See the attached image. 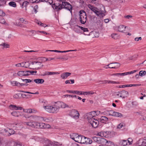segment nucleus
Here are the masks:
<instances>
[{
	"mask_svg": "<svg viewBox=\"0 0 146 146\" xmlns=\"http://www.w3.org/2000/svg\"><path fill=\"white\" fill-rule=\"evenodd\" d=\"M52 7L54 10L56 11H58L63 8H65L68 10L71 13L72 11V7L71 5L67 2L63 1L62 4L60 3H54L52 5Z\"/></svg>",
	"mask_w": 146,
	"mask_h": 146,
	"instance_id": "f257e3e1",
	"label": "nucleus"
},
{
	"mask_svg": "<svg viewBox=\"0 0 146 146\" xmlns=\"http://www.w3.org/2000/svg\"><path fill=\"white\" fill-rule=\"evenodd\" d=\"M88 7L90 9L93 11L98 16L101 17H103L105 16L104 14L102 11L100 10L96 7H94L90 5H88Z\"/></svg>",
	"mask_w": 146,
	"mask_h": 146,
	"instance_id": "f03ea898",
	"label": "nucleus"
},
{
	"mask_svg": "<svg viewBox=\"0 0 146 146\" xmlns=\"http://www.w3.org/2000/svg\"><path fill=\"white\" fill-rule=\"evenodd\" d=\"M88 122L92 127L94 128L97 127L98 125L99 121L98 120L94 118V116L90 115L87 117Z\"/></svg>",
	"mask_w": 146,
	"mask_h": 146,
	"instance_id": "7ed1b4c3",
	"label": "nucleus"
},
{
	"mask_svg": "<svg viewBox=\"0 0 146 146\" xmlns=\"http://www.w3.org/2000/svg\"><path fill=\"white\" fill-rule=\"evenodd\" d=\"M58 106H56V103L52 106H44V108L49 113H57L58 111Z\"/></svg>",
	"mask_w": 146,
	"mask_h": 146,
	"instance_id": "20e7f679",
	"label": "nucleus"
},
{
	"mask_svg": "<svg viewBox=\"0 0 146 146\" xmlns=\"http://www.w3.org/2000/svg\"><path fill=\"white\" fill-rule=\"evenodd\" d=\"M79 20L82 24H85L87 19L86 13L83 10L80 11V12Z\"/></svg>",
	"mask_w": 146,
	"mask_h": 146,
	"instance_id": "39448f33",
	"label": "nucleus"
},
{
	"mask_svg": "<svg viewBox=\"0 0 146 146\" xmlns=\"http://www.w3.org/2000/svg\"><path fill=\"white\" fill-rule=\"evenodd\" d=\"M93 140L95 142L97 143H98L102 144H104V143H108V144H111L113 143L109 141H108L105 138H103L101 137H94L92 138Z\"/></svg>",
	"mask_w": 146,
	"mask_h": 146,
	"instance_id": "423d86ee",
	"label": "nucleus"
},
{
	"mask_svg": "<svg viewBox=\"0 0 146 146\" xmlns=\"http://www.w3.org/2000/svg\"><path fill=\"white\" fill-rule=\"evenodd\" d=\"M35 125V128H49L50 127V125L49 124L36 122Z\"/></svg>",
	"mask_w": 146,
	"mask_h": 146,
	"instance_id": "0eeeda50",
	"label": "nucleus"
},
{
	"mask_svg": "<svg viewBox=\"0 0 146 146\" xmlns=\"http://www.w3.org/2000/svg\"><path fill=\"white\" fill-rule=\"evenodd\" d=\"M116 95L118 96H119L120 97L124 98L127 97L129 95L128 92L125 90H122L116 93Z\"/></svg>",
	"mask_w": 146,
	"mask_h": 146,
	"instance_id": "6e6552de",
	"label": "nucleus"
},
{
	"mask_svg": "<svg viewBox=\"0 0 146 146\" xmlns=\"http://www.w3.org/2000/svg\"><path fill=\"white\" fill-rule=\"evenodd\" d=\"M70 115L74 118L77 119L79 118L80 114L77 110H72L70 111Z\"/></svg>",
	"mask_w": 146,
	"mask_h": 146,
	"instance_id": "1a4fd4ad",
	"label": "nucleus"
},
{
	"mask_svg": "<svg viewBox=\"0 0 146 146\" xmlns=\"http://www.w3.org/2000/svg\"><path fill=\"white\" fill-rule=\"evenodd\" d=\"M23 124L25 125H27L32 127L35 128L36 122L35 121H29V122H23Z\"/></svg>",
	"mask_w": 146,
	"mask_h": 146,
	"instance_id": "9d476101",
	"label": "nucleus"
},
{
	"mask_svg": "<svg viewBox=\"0 0 146 146\" xmlns=\"http://www.w3.org/2000/svg\"><path fill=\"white\" fill-rule=\"evenodd\" d=\"M56 103V106L58 107V111H59L60 108V107L62 108H65L66 107H68L67 105H66V104L63 102H57Z\"/></svg>",
	"mask_w": 146,
	"mask_h": 146,
	"instance_id": "9b49d317",
	"label": "nucleus"
},
{
	"mask_svg": "<svg viewBox=\"0 0 146 146\" xmlns=\"http://www.w3.org/2000/svg\"><path fill=\"white\" fill-rule=\"evenodd\" d=\"M78 137L76 138L75 141L78 143L83 144V142L84 141V136L83 135H78Z\"/></svg>",
	"mask_w": 146,
	"mask_h": 146,
	"instance_id": "f8f14e48",
	"label": "nucleus"
},
{
	"mask_svg": "<svg viewBox=\"0 0 146 146\" xmlns=\"http://www.w3.org/2000/svg\"><path fill=\"white\" fill-rule=\"evenodd\" d=\"M35 63V66L36 67L35 69L36 70H38V69H40L43 66V65L42 64V63L40 62H32L31 63L33 65Z\"/></svg>",
	"mask_w": 146,
	"mask_h": 146,
	"instance_id": "ddd939ff",
	"label": "nucleus"
},
{
	"mask_svg": "<svg viewBox=\"0 0 146 146\" xmlns=\"http://www.w3.org/2000/svg\"><path fill=\"white\" fill-rule=\"evenodd\" d=\"M127 28V27L124 25H120L118 27V30L119 31L122 33H125V29Z\"/></svg>",
	"mask_w": 146,
	"mask_h": 146,
	"instance_id": "4468645a",
	"label": "nucleus"
},
{
	"mask_svg": "<svg viewBox=\"0 0 146 146\" xmlns=\"http://www.w3.org/2000/svg\"><path fill=\"white\" fill-rule=\"evenodd\" d=\"M84 141L83 142V144H91L92 143V140L90 138L85 137L84 136Z\"/></svg>",
	"mask_w": 146,
	"mask_h": 146,
	"instance_id": "2eb2a0df",
	"label": "nucleus"
},
{
	"mask_svg": "<svg viewBox=\"0 0 146 146\" xmlns=\"http://www.w3.org/2000/svg\"><path fill=\"white\" fill-rule=\"evenodd\" d=\"M11 114L13 116L17 117L23 115L22 112L19 111H13L11 112Z\"/></svg>",
	"mask_w": 146,
	"mask_h": 146,
	"instance_id": "dca6fc26",
	"label": "nucleus"
},
{
	"mask_svg": "<svg viewBox=\"0 0 146 146\" xmlns=\"http://www.w3.org/2000/svg\"><path fill=\"white\" fill-rule=\"evenodd\" d=\"M71 74L70 73L66 72L62 73L61 75V77L63 79H66Z\"/></svg>",
	"mask_w": 146,
	"mask_h": 146,
	"instance_id": "f3484780",
	"label": "nucleus"
},
{
	"mask_svg": "<svg viewBox=\"0 0 146 146\" xmlns=\"http://www.w3.org/2000/svg\"><path fill=\"white\" fill-rule=\"evenodd\" d=\"M116 64V65L114 66L113 67H109L108 68H117L119 67L120 66V64L118 62H114V63H111L109 64L108 65L106 66H109L110 65L113 64Z\"/></svg>",
	"mask_w": 146,
	"mask_h": 146,
	"instance_id": "a211bd4d",
	"label": "nucleus"
},
{
	"mask_svg": "<svg viewBox=\"0 0 146 146\" xmlns=\"http://www.w3.org/2000/svg\"><path fill=\"white\" fill-rule=\"evenodd\" d=\"M59 73L58 72H46L43 74V76L52 75L54 74H58Z\"/></svg>",
	"mask_w": 146,
	"mask_h": 146,
	"instance_id": "6ab92c4d",
	"label": "nucleus"
},
{
	"mask_svg": "<svg viewBox=\"0 0 146 146\" xmlns=\"http://www.w3.org/2000/svg\"><path fill=\"white\" fill-rule=\"evenodd\" d=\"M108 118L104 116L101 117L100 119V121L102 123H104L108 121Z\"/></svg>",
	"mask_w": 146,
	"mask_h": 146,
	"instance_id": "aec40b11",
	"label": "nucleus"
},
{
	"mask_svg": "<svg viewBox=\"0 0 146 146\" xmlns=\"http://www.w3.org/2000/svg\"><path fill=\"white\" fill-rule=\"evenodd\" d=\"M34 81L37 84H42L44 82V80L42 79H36L34 80Z\"/></svg>",
	"mask_w": 146,
	"mask_h": 146,
	"instance_id": "412c9836",
	"label": "nucleus"
},
{
	"mask_svg": "<svg viewBox=\"0 0 146 146\" xmlns=\"http://www.w3.org/2000/svg\"><path fill=\"white\" fill-rule=\"evenodd\" d=\"M78 134L76 133H72L70 135V137L75 141L76 138L78 137Z\"/></svg>",
	"mask_w": 146,
	"mask_h": 146,
	"instance_id": "4be33fe9",
	"label": "nucleus"
},
{
	"mask_svg": "<svg viewBox=\"0 0 146 146\" xmlns=\"http://www.w3.org/2000/svg\"><path fill=\"white\" fill-rule=\"evenodd\" d=\"M113 115L114 117H121L123 115L121 113L116 112L113 111Z\"/></svg>",
	"mask_w": 146,
	"mask_h": 146,
	"instance_id": "5701e85b",
	"label": "nucleus"
},
{
	"mask_svg": "<svg viewBox=\"0 0 146 146\" xmlns=\"http://www.w3.org/2000/svg\"><path fill=\"white\" fill-rule=\"evenodd\" d=\"M22 63V67H25L26 68H28L30 64L29 62L28 61L25 62H23Z\"/></svg>",
	"mask_w": 146,
	"mask_h": 146,
	"instance_id": "b1692460",
	"label": "nucleus"
},
{
	"mask_svg": "<svg viewBox=\"0 0 146 146\" xmlns=\"http://www.w3.org/2000/svg\"><path fill=\"white\" fill-rule=\"evenodd\" d=\"M10 107H12L15 110H21L22 109V108L21 107H17L16 105H13L11 104L10 105Z\"/></svg>",
	"mask_w": 146,
	"mask_h": 146,
	"instance_id": "393cba45",
	"label": "nucleus"
},
{
	"mask_svg": "<svg viewBox=\"0 0 146 146\" xmlns=\"http://www.w3.org/2000/svg\"><path fill=\"white\" fill-rule=\"evenodd\" d=\"M0 46H2L3 47L2 48L3 49L9 48L10 47L9 44L5 43L0 44Z\"/></svg>",
	"mask_w": 146,
	"mask_h": 146,
	"instance_id": "a878e982",
	"label": "nucleus"
},
{
	"mask_svg": "<svg viewBox=\"0 0 146 146\" xmlns=\"http://www.w3.org/2000/svg\"><path fill=\"white\" fill-rule=\"evenodd\" d=\"M120 144L123 146H126L128 145L127 140H122L120 141Z\"/></svg>",
	"mask_w": 146,
	"mask_h": 146,
	"instance_id": "bb28decb",
	"label": "nucleus"
},
{
	"mask_svg": "<svg viewBox=\"0 0 146 146\" xmlns=\"http://www.w3.org/2000/svg\"><path fill=\"white\" fill-rule=\"evenodd\" d=\"M125 124L123 123L122 122L121 123H120L117 126V129H121L122 127H125Z\"/></svg>",
	"mask_w": 146,
	"mask_h": 146,
	"instance_id": "cd10ccee",
	"label": "nucleus"
},
{
	"mask_svg": "<svg viewBox=\"0 0 146 146\" xmlns=\"http://www.w3.org/2000/svg\"><path fill=\"white\" fill-rule=\"evenodd\" d=\"M8 4L9 6L14 7H17L16 4L14 1H11L9 2Z\"/></svg>",
	"mask_w": 146,
	"mask_h": 146,
	"instance_id": "c85d7f7f",
	"label": "nucleus"
},
{
	"mask_svg": "<svg viewBox=\"0 0 146 146\" xmlns=\"http://www.w3.org/2000/svg\"><path fill=\"white\" fill-rule=\"evenodd\" d=\"M76 26L80 28V29L83 30L84 32H88V30L87 28L83 27H82L79 26L78 25H77Z\"/></svg>",
	"mask_w": 146,
	"mask_h": 146,
	"instance_id": "c756f323",
	"label": "nucleus"
},
{
	"mask_svg": "<svg viewBox=\"0 0 146 146\" xmlns=\"http://www.w3.org/2000/svg\"><path fill=\"white\" fill-rule=\"evenodd\" d=\"M47 145H46V146H54L55 143L52 142L51 141H46Z\"/></svg>",
	"mask_w": 146,
	"mask_h": 146,
	"instance_id": "7c9ffc66",
	"label": "nucleus"
},
{
	"mask_svg": "<svg viewBox=\"0 0 146 146\" xmlns=\"http://www.w3.org/2000/svg\"><path fill=\"white\" fill-rule=\"evenodd\" d=\"M111 37L115 39H116L118 38V34L117 33H113L111 35Z\"/></svg>",
	"mask_w": 146,
	"mask_h": 146,
	"instance_id": "2f4dec72",
	"label": "nucleus"
},
{
	"mask_svg": "<svg viewBox=\"0 0 146 146\" xmlns=\"http://www.w3.org/2000/svg\"><path fill=\"white\" fill-rule=\"evenodd\" d=\"M1 16L0 17V23L2 24H5L6 25L7 23H6L5 20Z\"/></svg>",
	"mask_w": 146,
	"mask_h": 146,
	"instance_id": "473e14b6",
	"label": "nucleus"
},
{
	"mask_svg": "<svg viewBox=\"0 0 146 146\" xmlns=\"http://www.w3.org/2000/svg\"><path fill=\"white\" fill-rule=\"evenodd\" d=\"M146 74V72L145 71L141 70L139 73L140 76H145Z\"/></svg>",
	"mask_w": 146,
	"mask_h": 146,
	"instance_id": "72a5a7b5",
	"label": "nucleus"
},
{
	"mask_svg": "<svg viewBox=\"0 0 146 146\" xmlns=\"http://www.w3.org/2000/svg\"><path fill=\"white\" fill-rule=\"evenodd\" d=\"M18 76L20 77H22L24 76V71H19L17 73Z\"/></svg>",
	"mask_w": 146,
	"mask_h": 146,
	"instance_id": "f704fd0d",
	"label": "nucleus"
},
{
	"mask_svg": "<svg viewBox=\"0 0 146 146\" xmlns=\"http://www.w3.org/2000/svg\"><path fill=\"white\" fill-rule=\"evenodd\" d=\"M29 3L27 1H24L22 5V7L23 8L24 7H26L27 6L29 5Z\"/></svg>",
	"mask_w": 146,
	"mask_h": 146,
	"instance_id": "c9c22d12",
	"label": "nucleus"
},
{
	"mask_svg": "<svg viewBox=\"0 0 146 146\" xmlns=\"http://www.w3.org/2000/svg\"><path fill=\"white\" fill-rule=\"evenodd\" d=\"M12 83V84H15V86H16L19 87H20L21 83L16 81H13Z\"/></svg>",
	"mask_w": 146,
	"mask_h": 146,
	"instance_id": "e433bc0d",
	"label": "nucleus"
},
{
	"mask_svg": "<svg viewBox=\"0 0 146 146\" xmlns=\"http://www.w3.org/2000/svg\"><path fill=\"white\" fill-rule=\"evenodd\" d=\"M21 80L23 81L24 82H25V83L27 84L28 83H30L31 82L32 80L30 79H21Z\"/></svg>",
	"mask_w": 146,
	"mask_h": 146,
	"instance_id": "4c0bfd02",
	"label": "nucleus"
},
{
	"mask_svg": "<svg viewBox=\"0 0 146 146\" xmlns=\"http://www.w3.org/2000/svg\"><path fill=\"white\" fill-rule=\"evenodd\" d=\"M142 146H146V137H145L142 142Z\"/></svg>",
	"mask_w": 146,
	"mask_h": 146,
	"instance_id": "58836bf2",
	"label": "nucleus"
},
{
	"mask_svg": "<svg viewBox=\"0 0 146 146\" xmlns=\"http://www.w3.org/2000/svg\"><path fill=\"white\" fill-rule=\"evenodd\" d=\"M106 134V133H104V132H100L98 133V135L99 136L102 137H106V135L105 134Z\"/></svg>",
	"mask_w": 146,
	"mask_h": 146,
	"instance_id": "ea45409f",
	"label": "nucleus"
},
{
	"mask_svg": "<svg viewBox=\"0 0 146 146\" xmlns=\"http://www.w3.org/2000/svg\"><path fill=\"white\" fill-rule=\"evenodd\" d=\"M6 2V0H0V5H5Z\"/></svg>",
	"mask_w": 146,
	"mask_h": 146,
	"instance_id": "a19ab883",
	"label": "nucleus"
},
{
	"mask_svg": "<svg viewBox=\"0 0 146 146\" xmlns=\"http://www.w3.org/2000/svg\"><path fill=\"white\" fill-rule=\"evenodd\" d=\"M30 119L31 120L33 121L36 118V116L31 115L27 117Z\"/></svg>",
	"mask_w": 146,
	"mask_h": 146,
	"instance_id": "79ce46f5",
	"label": "nucleus"
},
{
	"mask_svg": "<svg viewBox=\"0 0 146 146\" xmlns=\"http://www.w3.org/2000/svg\"><path fill=\"white\" fill-rule=\"evenodd\" d=\"M57 59H59L62 60L63 61L66 60L68 59L67 57H58L56 58Z\"/></svg>",
	"mask_w": 146,
	"mask_h": 146,
	"instance_id": "37998d69",
	"label": "nucleus"
},
{
	"mask_svg": "<svg viewBox=\"0 0 146 146\" xmlns=\"http://www.w3.org/2000/svg\"><path fill=\"white\" fill-rule=\"evenodd\" d=\"M20 21L23 23H24L25 24H26L28 23V22L23 18H21L20 19Z\"/></svg>",
	"mask_w": 146,
	"mask_h": 146,
	"instance_id": "c03bdc74",
	"label": "nucleus"
},
{
	"mask_svg": "<svg viewBox=\"0 0 146 146\" xmlns=\"http://www.w3.org/2000/svg\"><path fill=\"white\" fill-rule=\"evenodd\" d=\"M9 129V130H8L9 132V133H10V134H9L10 136V135H11L13 134L15 132V131H14L13 130L11 129Z\"/></svg>",
	"mask_w": 146,
	"mask_h": 146,
	"instance_id": "a18cd8bd",
	"label": "nucleus"
},
{
	"mask_svg": "<svg viewBox=\"0 0 146 146\" xmlns=\"http://www.w3.org/2000/svg\"><path fill=\"white\" fill-rule=\"evenodd\" d=\"M131 104L133 107H135L138 105V103L136 101L132 102Z\"/></svg>",
	"mask_w": 146,
	"mask_h": 146,
	"instance_id": "49530a36",
	"label": "nucleus"
},
{
	"mask_svg": "<svg viewBox=\"0 0 146 146\" xmlns=\"http://www.w3.org/2000/svg\"><path fill=\"white\" fill-rule=\"evenodd\" d=\"M24 71V76H28L29 75H30V74H29V71Z\"/></svg>",
	"mask_w": 146,
	"mask_h": 146,
	"instance_id": "de8ad7c7",
	"label": "nucleus"
},
{
	"mask_svg": "<svg viewBox=\"0 0 146 146\" xmlns=\"http://www.w3.org/2000/svg\"><path fill=\"white\" fill-rule=\"evenodd\" d=\"M36 72H37V71H32V70L29 71V74H32V75H35V74L36 73Z\"/></svg>",
	"mask_w": 146,
	"mask_h": 146,
	"instance_id": "09e8293b",
	"label": "nucleus"
},
{
	"mask_svg": "<svg viewBox=\"0 0 146 146\" xmlns=\"http://www.w3.org/2000/svg\"><path fill=\"white\" fill-rule=\"evenodd\" d=\"M25 112L28 113H32V109H26L25 110Z\"/></svg>",
	"mask_w": 146,
	"mask_h": 146,
	"instance_id": "8fccbe9b",
	"label": "nucleus"
},
{
	"mask_svg": "<svg viewBox=\"0 0 146 146\" xmlns=\"http://www.w3.org/2000/svg\"><path fill=\"white\" fill-rule=\"evenodd\" d=\"M108 83H111V84H119V82H115L113 81H108Z\"/></svg>",
	"mask_w": 146,
	"mask_h": 146,
	"instance_id": "3c124183",
	"label": "nucleus"
},
{
	"mask_svg": "<svg viewBox=\"0 0 146 146\" xmlns=\"http://www.w3.org/2000/svg\"><path fill=\"white\" fill-rule=\"evenodd\" d=\"M6 129H2L0 130V134L4 135Z\"/></svg>",
	"mask_w": 146,
	"mask_h": 146,
	"instance_id": "603ef678",
	"label": "nucleus"
},
{
	"mask_svg": "<svg viewBox=\"0 0 146 146\" xmlns=\"http://www.w3.org/2000/svg\"><path fill=\"white\" fill-rule=\"evenodd\" d=\"M127 143H128V145H130L131 144H132V140H131V139L130 138H128V140H127Z\"/></svg>",
	"mask_w": 146,
	"mask_h": 146,
	"instance_id": "864d4df0",
	"label": "nucleus"
},
{
	"mask_svg": "<svg viewBox=\"0 0 146 146\" xmlns=\"http://www.w3.org/2000/svg\"><path fill=\"white\" fill-rule=\"evenodd\" d=\"M46 2H48L50 5H51L52 6V5L53 4V1H52V0H47V1H46Z\"/></svg>",
	"mask_w": 146,
	"mask_h": 146,
	"instance_id": "5fc2aeb1",
	"label": "nucleus"
},
{
	"mask_svg": "<svg viewBox=\"0 0 146 146\" xmlns=\"http://www.w3.org/2000/svg\"><path fill=\"white\" fill-rule=\"evenodd\" d=\"M76 50H66V51H61V53H64V52H70V51H76Z\"/></svg>",
	"mask_w": 146,
	"mask_h": 146,
	"instance_id": "6e6d98bb",
	"label": "nucleus"
},
{
	"mask_svg": "<svg viewBox=\"0 0 146 146\" xmlns=\"http://www.w3.org/2000/svg\"><path fill=\"white\" fill-rule=\"evenodd\" d=\"M42 118L43 119V120L45 121L46 122H50L51 121V120L50 119H49L48 118H44V117H42Z\"/></svg>",
	"mask_w": 146,
	"mask_h": 146,
	"instance_id": "4d7b16f0",
	"label": "nucleus"
},
{
	"mask_svg": "<svg viewBox=\"0 0 146 146\" xmlns=\"http://www.w3.org/2000/svg\"><path fill=\"white\" fill-rule=\"evenodd\" d=\"M9 132L8 130L6 129L4 135L5 136H9L10 133H9Z\"/></svg>",
	"mask_w": 146,
	"mask_h": 146,
	"instance_id": "13d9d810",
	"label": "nucleus"
},
{
	"mask_svg": "<svg viewBox=\"0 0 146 146\" xmlns=\"http://www.w3.org/2000/svg\"><path fill=\"white\" fill-rule=\"evenodd\" d=\"M5 15V13L3 12V11L0 10V16H3Z\"/></svg>",
	"mask_w": 146,
	"mask_h": 146,
	"instance_id": "bf43d9fd",
	"label": "nucleus"
},
{
	"mask_svg": "<svg viewBox=\"0 0 146 146\" xmlns=\"http://www.w3.org/2000/svg\"><path fill=\"white\" fill-rule=\"evenodd\" d=\"M110 113H108V114L109 115H111V116H113V110H110L109 111Z\"/></svg>",
	"mask_w": 146,
	"mask_h": 146,
	"instance_id": "052dcab7",
	"label": "nucleus"
},
{
	"mask_svg": "<svg viewBox=\"0 0 146 146\" xmlns=\"http://www.w3.org/2000/svg\"><path fill=\"white\" fill-rule=\"evenodd\" d=\"M137 70H133V71H131V72H127V73H128L127 74H133V73L135 72H137Z\"/></svg>",
	"mask_w": 146,
	"mask_h": 146,
	"instance_id": "680f3d73",
	"label": "nucleus"
},
{
	"mask_svg": "<svg viewBox=\"0 0 146 146\" xmlns=\"http://www.w3.org/2000/svg\"><path fill=\"white\" fill-rule=\"evenodd\" d=\"M74 93L78 94H82V92L81 91H74Z\"/></svg>",
	"mask_w": 146,
	"mask_h": 146,
	"instance_id": "e2e57ef3",
	"label": "nucleus"
},
{
	"mask_svg": "<svg viewBox=\"0 0 146 146\" xmlns=\"http://www.w3.org/2000/svg\"><path fill=\"white\" fill-rule=\"evenodd\" d=\"M74 31L78 33H80V31L79 29L76 28V27H75L74 28Z\"/></svg>",
	"mask_w": 146,
	"mask_h": 146,
	"instance_id": "0e129e2a",
	"label": "nucleus"
},
{
	"mask_svg": "<svg viewBox=\"0 0 146 146\" xmlns=\"http://www.w3.org/2000/svg\"><path fill=\"white\" fill-rule=\"evenodd\" d=\"M22 63H19L15 65V66L17 67H22Z\"/></svg>",
	"mask_w": 146,
	"mask_h": 146,
	"instance_id": "69168bd1",
	"label": "nucleus"
},
{
	"mask_svg": "<svg viewBox=\"0 0 146 146\" xmlns=\"http://www.w3.org/2000/svg\"><path fill=\"white\" fill-rule=\"evenodd\" d=\"M54 59H55V58H46V60H45V61H50L51 60H54Z\"/></svg>",
	"mask_w": 146,
	"mask_h": 146,
	"instance_id": "338daca9",
	"label": "nucleus"
},
{
	"mask_svg": "<svg viewBox=\"0 0 146 146\" xmlns=\"http://www.w3.org/2000/svg\"><path fill=\"white\" fill-rule=\"evenodd\" d=\"M46 59V57H42L41 58V60L42 61L45 62L47 61H45Z\"/></svg>",
	"mask_w": 146,
	"mask_h": 146,
	"instance_id": "774afa93",
	"label": "nucleus"
}]
</instances>
